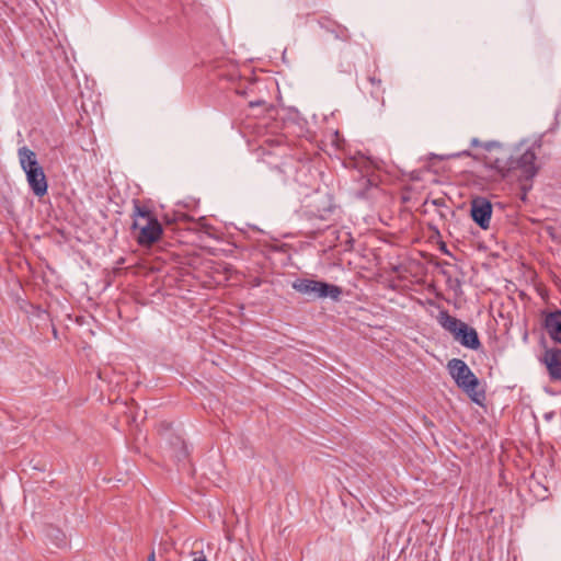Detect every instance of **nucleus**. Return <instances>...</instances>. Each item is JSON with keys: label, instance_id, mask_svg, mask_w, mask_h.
Returning <instances> with one entry per match:
<instances>
[{"label": "nucleus", "instance_id": "1", "mask_svg": "<svg viewBox=\"0 0 561 561\" xmlns=\"http://www.w3.org/2000/svg\"><path fill=\"white\" fill-rule=\"evenodd\" d=\"M513 151L512 175L518 180L533 181L543 164L541 142L538 140L531 144L520 142L513 147Z\"/></svg>", "mask_w": 561, "mask_h": 561}, {"label": "nucleus", "instance_id": "2", "mask_svg": "<svg viewBox=\"0 0 561 561\" xmlns=\"http://www.w3.org/2000/svg\"><path fill=\"white\" fill-rule=\"evenodd\" d=\"M483 150L482 157L473 156V158L483 161L484 167L493 172L494 180L506 179L513 174V147L499 141H485Z\"/></svg>", "mask_w": 561, "mask_h": 561}, {"label": "nucleus", "instance_id": "3", "mask_svg": "<svg viewBox=\"0 0 561 561\" xmlns=\"http://www.w3.org/2000/svg\"><path fill=\"white\" fill-rule=\"evenodd\" d=\"M134 222L131 229L138 230L136 236L137 242L140 245H151L157 242L162 232V226L152 213L145 206H141L138 201H134Z\"/></svg>", "mask_w": 561, "mask_h": 561}, {"label": "nucleus", "instance_id": "4", "mask_svg": "<svg viewBox=\"0 0 561 561\" xmlns=\"http://www.w3.org/2000/svg\"><path fill=\"white\" fill-rule=\"evenodd\" d=\"M448 371L456 385L461 388L476 403L484 400V391H478L479 379L471 371L469 366L459 358H453L447 364Z\"/></svg>", "mask_w": 561, "mask_h": 561}, {"label": "nucleus", "instance_id": "5", "mask_svg": "<svg viewBox=\"0 0 561 561\" xmlns=\"http://www.w3.org/2000/svg\"><path fill=\"white\" fill-rule=\"evenodd\" d=\"M291 287L310 299L331 298L339 301L343 293L337 285L309 278H298L293 282Z\"/></svg>", "mask_w": 561, "mask_h": 561}, {"label": "nucleus", "instance_id": "6", "mask_svg": "<svg viewBox=\"0 0 561 561\" xmlns=\"http://www.w3.org/2000/svg\"><path fill=\"white\" fill-rule=\"evenodd\" d=\"M472 220L481 228L488 229L492 215V204L485 197H476L471 201L470 209Z\"/></svg>", "mask_w": 561, "mask_h": 561}, {"label": "nucleus", "instance_id": "7", "mask_svg": "<svg viewBox=\"0 0 561 561\" xmlns=\"http://www.w3.org/2000/svg\"><path fill=\"white\" fill-rule=\"evenodd\" d=\"M551 380L561 381V348H547L541 358Z\"/></svg>", "mask_w": 561, "mask_h": 561}, {"label": "nucleus", "instance_id": "8", "mask_svg": "<svg viewBox=\"0 0 561 561\" xmlns=\"http://www.w3.org/2000/svg\"><path fill=\"white\" fill-rule=\"evenodd\" d=\"M454 339L459 342L462 346L470 350H478L481 346L478 333L476 329L469 327L467 323L458 329Z\"/></svg>", "mask_w": 561, "mask_h": 561}, {"label": "nucleus", "instance_id": "9", "mask_svg": "<svg viewBox=\"0 0 561 561\" xmlns=\"http://www.w3.org/2000/svg\"><path fill=\"white\" fill-rule=\"evenodd\" d=\"M543 327L551 340L561 344V310L548 312L543 319Z\"/></svg>", "mask_w": 561, "mask_h": 561}, {"label": "nucleus", "instance_id": "10", "mask_svg": "<svg viewBox=\"0 0 561 561\" xmlns=\"http://www.w3.org/2000/svg\"><path fill=\"white\" fill-rule=\"evenodd\" d=\"M26 180L36 196L42 197L47 193L48 184L43 168L27 172Z\"/></svg>", "mask_w": 561, "mask_h": 561}, {"label": "nucleus", "instance_id": "11", "mask_svg": "<svg viewBox=\"0 0 561 561\" xmlns=\"http://www.w3.org/2000/svg\"><path fill=\"white\" fill-rule=\"evenodd\" d=\"M19 161L22 170L25 172H32L33 170L41 169V164L37 161L36 153L27 147H22L18 151Z\"/></svg>", "mask_w": 561, "mask_h": 561}, {"label": "nucleus", "instance_id": "12", "mask_svg": "<svg viewBox=\"0 0 561 561\" xmlns=\"http://www.w3.org/2000/svg\"><path fill=\"white\" fill-rule=\"evenodd\" d=\"M169 444L170 457L174 458L178 462H182L187 458L188 448L182 437L172 435Z\"/></svg>", "mask_w": 561, "mask_h": 561}, {"label": "nucleus", "instance_id": "13", "mask_svg": "<svg viewBox=\"0 0 561 561\" xmlns=\"http://www.w3.org/2000/svg\"><path fill=\"white\" fill-rule=\"evenodd\" d=\"M437 321L442 328L451 333L453 336L456 335L458 329H460V327L463 324L461 320L450 316L447 310L439 311Z\"/></svg>", "mask_w": 561, "mask_h": 561}, {"label": "nucleus", "instance_id": "14", "mask_svg": "<svg viewBox=\"0 0 561 561\" xmlns=\"http://www.w3.org/2000/svg\"><path fill=\"white\" fill-rule=\"evenodd\" d=\"M264 182L268 186L284 185L287 182V175L282 167L275 165L268 169L264 175Z\"/></svg>", "mask_w": 561, "mask_h": 561}, {"label": "nucleus", "instance_id": "15", "mask_svg": "<svg viewBox=\"0 0 561 561\" xmlns=\"http://www.w3.org/2000/svg\"><path fill=\"white\" fill-rule=\"evenodd\" d=\"M368 82L371 85L370 94L376 100H381V104H385L383 92L385 89L381 85V79L375 75L368 77Z\"/></svg>", "mask_w": 561, "mask_h": 561}, {"label": "nucleus", "instance_id": "16", "mask_svg": "<svg viewBox=\"0 0 561 561\" xmlns=\"http://www.w3.org/2000/svg\"><path fill=\"white\" fill-rule=\"evenodd\" d=\"M47 536L54 541V543L57 546V547H62L66 545V536L65 534L58 529V528H55L53 526H49L47 528Z\"/></svg>", "mask_w": 561, "mask_h": 561}, {"label": "nucleus", "instance_id": "17", "mask_svg": "<svg viewBox=\"0 0 561 561\" xmlns=\"http://www.w3.org/2000/svg\"><path fill=\"white\" fill-rule=\"evenodd\" d=\"M519 182H520V184H519V190H520L519 198L523 202H526L527 194L533 188V181L519 180Z\"/></svg>", "mask_w": 561, "mask_h": 561}, {"label": "nucleus", "instance_id": "18", "mask_svg": "<svg viewBox=\"0 0 561 561\" xmlns=\"http://www.w3.org/2000/svg\"><path fill=\"white\" fill-rule=\"evenodd\" d=\"M335 38L337 39H342V41H348L350 38V35L347 33V30L346 28H342L340 32H335V31H331Z\"/></svg>", "mask_w": 561, "mask_h": 561}, {"label": "nucleus", "instance_id": "19", "mask_svg": "<svg viewBox=\"0 0 561 561\" xmlns=\"http://www.w3.org/2000/svg\"><path fill=\"white\" fill-rule=\"evenodd\" d=\"M483 144L484 142L480 141L478 138H472L471 139V146L472 147H481V148H483Z\"/></svg>", "mask_w": 561, "mask_h": 561}, {"label": "nucleus", "instance_id": "20", "mask_svg": "<svg viewBox=\"0 0 561 561\" xmlns=\"http://www.w3.org/2000/svg\"><path fill=\"white\" fill-rule=\"evenodd\" d=\"M194 556L195 557H194L193 561H208L206 559V557L203 554V552H201L199 556H196V553H194Z\"/></svg>", "mask_w": 561, "mask_h": 561}, {"label": "nucleus", "instance_id": "21", "mask_svg": "<svg viewBox=\"0 0 561 561\" xmlns=\"http://www.w3.org/2000/svg\"><path fill=\"white\" fill-rule=\"evenodd\" d=\"M461 156H471V153L469 151H462V152L453 154L451 157H461Z\"/></svg>", "mask_w": 561, "mask_h": 561}, {"label": "nucleus", "instance_id": "22", "mask_svg": "<svg viewBox=\"0 0 561 561\" xmlns=\"http://www.w3.org/2000/svg\"><path fill=\"white\" fill-rule=\"evenodd\" d=\"M553 415H554L553 412L546 413L545 414V419L549 421V420H551L553 417Z\"/></svg>", "mask_w": 561, "mask_h": 561}, {"label": "nucleus", "instance_id": "23", "mask_svg": "<svg viewBox=\"0 0 561 561\" xmlns=\"http://www.w3.org/2000/svg\"><path fill=\"white\" fill-rule=\"evenodd\" d=\"M442 251L446 254H449V251L447 250L445 244L442 245Z\"/></svg>", "mask_w": 561, "mask_h": 561}, {"label": "nucleus", "instance_id": "24", "mask_svg": "<svg viewBox=\"0 0 561 561\" xmlns=\"http://www.w3.org/2000/svg\"><path fill=\"white\" fill-rule=\"evenodd\" d=\"M262 103H263V102H261V101H257V102H251V103H250V105H251V106H255V105H260V104H262Z\"/></svg>", "mask_w": 561, "mask_h": 561}, {"label": "nucleus", "instance_id": "25", "mask_svg": "<svg viewBox=\"0 0 561 561\" xmlns=\"http://www.w3.org/2000/svg\"><path fill=\"white\" fill-rule=\"evenodd\" d=\"M147 561H154V553L153 552L148 557Z\"/></svg>", "mask_w": 561, "mask_h": 561}, {"label": "nucleus", "instance_id": "26", "mask_svg": "<svg viewBox=\"0 0 561 561\" xmlns=\"http://www.w3.org/2000/svg\"><path fill=\"white\" fill-rule=\"evenodd\" d=\"M254 284H255V286H259L260 282L259 280H254Z\"/></svg>", "mask_w": 561, "mask_h": 561}, {"label": "nucleus", "instance_id": "27", "mask_svg": "<svg viewBox=\"0 0 561 561\" xmlns=\"http://www.w3.org/2000/svg\"><path fill=\"white\" fill-rule=\"evenodd\" d=\"M254 284H255V286H259L260 282L259 280H254Z\"/></svg>", "mask_w": 561, "mask_h": 561}]
</instances>
